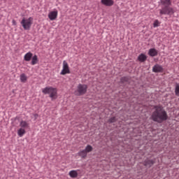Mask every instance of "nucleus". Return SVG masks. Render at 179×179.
<instances>
[{
  "label": "nucleus",
  "mask_w": 179,
  "mask_h": 179,
  "mask_svg": "<svg viewBox=\"0 0 179 179\" xmlns=\"http://www.w3.org/2000/svg\"><path fill=\"white\" fill-rule=\"evenodd\" d=\"M148 55L150 57H155L158 55V50L155 48H150L148 51Z\"/></svg>",
  "instance_id": "obj_9"
},
{
  "label": "nucleus",
  "mask_w": 179,
  "mask_h": 179,
  "mask_svg": "<svg viewBox=\"0 0 179 179\" xmlns=\"http://www.w3.org/2000/svg\"><path fill=\"white\" fill-rule=\"evenodd\" d=\"M86 152L87 154L91 152L92 150H93V148L92 147V145H87L86 147H85V149H84Z\"/></svg>",
  "instance_id": "obj_22"
},
{
  "label": "nucleus",
  "mask_w": 179,
  "mask_h": 179,
  "mask_svg": "<svg viewBox=\"0 0 179 179\" xmlns=\"http://www.w3.org/2000/svg\"><path fill=\"white\" fill-rule=\"evenodd\" d=\"M160 24V22H159L158 20H156L155 22H154V24H153V27H159Z\"/></svg>",
  "instance_id": "obj_24"
},
{
  "label": "nucleus",
  "mask_w": 179,
  "mask_h": 179,
  "mask_svg": "<svg viewBox=\"0 0 179 179\" xmlns=\"http://www.w3.org/2000/svg\"><path fill=\"white\" fill-rule=\"evenodd\" d=\"M20 82L22 83H25L27 82V77L25 76L24 73H22L20 76Z\"/></svg>",
  "instance_id": "obj_20"
},
{
  "label": "nucleus",
  "mask_w": 179,
  "mask_h": 179,
  "mask_svg": "<svg viewBox=\"0 0 179 179\" xmlns=\"http://www.w3.org/2000/svg\"><path fill=\"white\" fill-rule=\"evenodd\" d=\"M78 155L82 159H85L87 156V153L85 150H82L78 152Z\"/></svg>",
  "instance_id": "obj_14"
},
{
  "label": "nucleus",
  "mask_w": 179,
  "mask_h": 179,
  "mask_svg": "<svg viewBox=\"0 0 179 179\" xmlns=\"http://www.w3.org/2000/svg\"><path fill=\"white\" fill-rule=\"evenodd\" d=\"M154 108L155 110L152 113L151 116V119L153 122L162 124L168 120V114L162 106H155Z\"/></svg>",
  "instance_id": "obj_1"
},
{
  "label": "nucleus",
  "mask_w": 179,
  "mask_h": 179,
  "mask_svg": "<svg viewBox=\"0 0 179 179\" xmlns=\"http://www.w3.org/2000/svg\"><path fill=\"white\" fill-rule=\"evenodd\" d=\"M20 126L21 129H27L29 127V123H27L24 120H22L20 122Z\"/></svg>",
  "instance_id": "obj_16"
},
{
  "label": "nucleus",
  "mask_w": 179,
  "mask_h": 179,
  "mask_svg": "<svg viewBox=\"0 0 179 179\" xmlns=\"http://www.w3.org/2000/svg\"><path fill=\"white\" fill-rule=\"evenodd\" d=\"M58 12L57 10L51 11L48 14V17L50 20H55V19L57 17Z\"/></svg>",
  "instance_id": "obj_11"
},
{
  "label": "nucleus",
  "mask_w": 179,
  "mask_h": 179,
  "mask_svg": "<svg viewBox=\"0 0 179 179\" xmlns=\"http://www.w3.org/2000/svg\"><path fill=\"white\" fill-rule=\"evenodd\" d=\"M152 72L155 73H162L164 72V68L162 66L156 64L153 67H152Z\"/></svg>",
  "instance_id": "obj_8"
},
{
  "label": "nucleus",
  "mask_w": 179,
  "mask_h": 179,
  "mask_svg": "<svg viewBox=\"0 0 179 179\" xmlns=\"http://www.w3.org/2000/svg\"><path fill=\"white\" fill-rule=\"evenodd\" d=\"M38 57L36 55H34V56H32L31 57V64L32 66H35L38 64Z\"/></svg>",
  "instance_id": "obj_15"
},
{
  "label": "nucleus",
  "mask_w": 179,
  "mask_h": 179,
  "mask_svg": "<svg viewBox=\"0 0 179 179\" xmlns=\"http://www.w3.org/2000/svg\"><path fill=\"white\" fill-rule=\"evenodd\" d=\"M33 18L31 17L28 19L23 18L21 21V24L24 30H29L32 24Z\"/></svg>",
  "instance_id": "obj_5"
},
{
  "label": "nucleus",
  "mask_w": 179,
  "mask_h": 179,
  "mask_svg": "<svg viewBox=\"0 0 179 179\" xmlns=\"http://www.w3.org/2000/svg\"><path fill=\"white\" fill-rule=\"evenodd\" d=\"M87 91V85L85 84H79L76 92L77 96H83Z\"/></svg>",
  "instance_id": "obj_4"
},
{
  "label": "nucleus",
  "mask_w": 179,
  "mask_h": 179,
  "mask_svg": "<svg viewBox=\"0 0 179 179\" xmlns=\"http://www.w3.org/2000/svg\"><path fill=\"white\" fill-rule=\"evenodd\" d=\"M70 73V70H69V66L68 63L64 60L63 62V67H62V70L60 73V75L62 76H65L66 74H69Z\"/></svg>",
  "instance_id": "obj_6"
},
{
  "label": "nucleus",
  "mask_w": 179,
  "mask_h": 179,
  "mask_svg": "<svg viewBox=\"0 0 179 179\" xmlns=\"http://www.w3.org/2000/svg\"><path fill=\"white\" fill-rule=\"evenodd\" d=\"M175 94L179 97V83H176L175 85Z\"/></svg>",
  "instance_id": "obj_21"
},
{
  "label": "nucleus",
  "mask_w": 179,
  "mask_h": 179,
  "mask_svg": "<svg viewBox=\"0 0 179 179\" xmlns=\"http://www.w3.org/2000/svg\"><path fill=\"white\" fill-rule=\"evenodd\" d=\"M32 57H33V54L31 52H29L26 53L25 55L24 56V59L25 62H29L31 59Z\"/></svg>",
  "instance_id": "obj_12"
},
{
  "label": "nucleus",
  "mask_w": 179,
  "mask_h": 179,
  "mask_svg": "<svg viewBox=\"0 0 179 179\" xmlns=\"http://www.w3.org/2000/svg\"><path fill=\"white\" fill-rule=\"evenodd\" d=\"M159 5L161 6V9H159V15L160 16H172L175 13V9L171 6L172 5L171 0H160L159 1Z\"/></svg>",
  "instance_id": "obj_2"
},
{
  "label": "nucleus",
  "mask_w": 179,
  "mask_h": 179,
  "mask_svg": "<svg viewBox=\"0 0 179 179\" xmlns=\"http://www.w3.org/2000/svg\"><path fill=\"white\" fill-rule=\"evenodd\" d=\"M24 134H25L24 129L20 128L17 130V135L19 136L20 138H22L24 136Z\"/></svg>",
  "instance_id": "obj_19"
},
{
  "label": "nucleus",
  "mask_w": 179,
  "mask_h": 179,
  "mask_svg": "<svg viewBox=\"0 0 179 179\" xmlns=\"http://www.w3.org/2000/svg\"><path fill=\"white\" fill-rule=\"evenodd\" d=\"M146 59H147V56L145 54L141 53V55H138V60L140 62L143 63L146 61Z\"/></svg>",
  "instance_id": "obj_13"
},
{
  "label": "nucleus",
  "mask_w": 179,
  "mask_h": 179,
  "mask_svg": "<svg viewBox=\"0 0 179 179\" xmlns=\"http://www.w3.org/2000/svg\"><path fill=\"white\" fill-rule=\"evenodd\" d=\"M156 162L155 159H146L143 162V165L147 168H151Z\"/></svg>",
  "instance_id": "obj_7"
},
{
  "label": "nucleus",
  "mask_w": 179,
  "mask_h": 179,
  "mask_svg": "<svg viewBox=\"0 0 179 179\" xmlns=\"http://www.w3.org/2000/svg\"><path fill=\"white\" fill-rule=\"evenodd\" d=\"M117 122L116 117H112L108 120V123L113 124Z\"/></svg>",
  "instance_id": "obj_23"
},
{
  "label": "nucleus",
  "mask_w": 179,
  "mask_h": 179,
  "mask_svg": "<svg viewBox=\"0 0 179 179\" xmlns=\"http://www.w3.org/2000/svg\"><path fill=\"white\" fill-rule=\"evenodd\" d=\"M129 80H130V78L129 76L122 77L120 79V83L121 84L128 83Z\"/></svg>",
  "instance_id": "obj_18"
},
{
  "label": "nucleus",
  "mask_w": 179,
  "mask_h": 179,
  "mask_svg": "<svg viewBox=\"0 0 179 179\" xmlns=\"http://www.w3.org/2000/svg\"><path fill=\"white\" fill-rule=\"evenodd\" d=\"M42 92L44 94H49L50 98L52 99V100L56 99L57 98V89L52 87H46L43 88L42 90Z\"/></svg>",
  "instance_id": "obj_3"
},
{
  "label": "nucleus",
  "mask_w": 179,
  "mask_h": 179,
  "mask_svg": "<svg viewBox=\"0 0 179 179\" xmlns=\"http://www.w3.org/2000/svg\"><path fill=\"white\" fill-rule=\"evenodd\" d=\"M69 176L71 178H76L78 176V172L76 170H72L69 171Z\"/></svg>",
  "instance_id": "obj_17"
},
{
  "label": "nucleus",
  "mask_w": 179,
  "mask_h": 179,
  "mask_svg": "<svg viewBox=\"0 0 179 179\" xmlns=\"http://www.w3.org/2000/svg\"><path fill=\"white\" fill-rule=\"evenodd\" d=\"M101 3L104 6H113L114 5L113 0H101Z\"/></svg>",
  "instance_id": "obj_10"
}]
</instances>
